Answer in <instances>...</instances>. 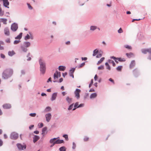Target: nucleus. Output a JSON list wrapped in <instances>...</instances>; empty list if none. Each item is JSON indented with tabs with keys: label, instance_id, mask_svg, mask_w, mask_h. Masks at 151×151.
<instances>
[{
	"label": "nucleus",
	"instance_id": "1",
	"mask_svg": "<svg viewBox=\"0 0 151 151\" xmlns=\"http://www.w3.org/2000/svg\"><path fill=\"white\" fill-rule=\"evenodd\" d=\"M13 73L12 69L8 68L4 70L2 73V78L4 79H7L12 76Z\"/></svg>",
	"mask_w": 151,
	"mask_h": 151
},
{
	"label": "nucleus",
	"instance_id": "2",
	"mask_svg": "<svg viewBox=\"0 0 151 151\" xmlns=\"http://www.w3.org/2000/svg\"><path fill=\"white\" fill-rule=\"evenodd\" d=\"M39 62L40 65V74L44 75L45 73L46 70L45 62V60L40 58L39 60Z\"/></svg>",
	"mask_w": 151,
	"mask_h": 151
},
{
	"label": "nucleus",
	"instance_id": "3",
	"mask_svg": "<svg viewBox=\"0 0 151 151\" xmlns=\"http://www.w3.org/2000/svg\"><path fill=\"white\" fill-rule=\"evenodd\" d=\"M31 45V43L29 42H24L20 47V49L22 52H26L28 51L27 48Z\"/></svg>",
	"mask_w": 151,
	"mask_h": 151
},
{
	"label": "nucleus",
	"instance_id": "4",
	"mask_svg": "<svg viewBox=\"0 0 151 151\" xmlns=\"http://www.w3.org/2000/svg\"><path fill=\"white\" fill-rule=\"evenodd\" d=\"M16 146L19 150H24L26 149L27 147L26 145L24 143L22 144L21 143H18L17 144Z\"/></svg>",
	"mask_w": 151,
	"mask_h": 151
},
{
	"label": "nucleus",
	"instance_id": "5",
	"mask_svg": "<svg viewBox=\"0 0 151 151\" xmlns=\"http://www.w3.org/2000/svg\"><path fill=\"white\" fill-rule=\"evenodd\" d=\"M18 134L15 132H12L10 134V138L13 139H17L18 137Z\"/></svg>",
	"mask_w": 151,
	"mask_h": 151
},
{
	"label": "nucleus",
	"instance_id": "6",
	"mask_svg": "<svg viewBox=\"0 0 151 151\" xmlns=\"http://www.w3.org/2000/svg\"><path fill=\"white\" fill-rule=\"evenodd\" d=\"M81 91L80 89L76 88L74 91V94L75 97L77 99H78L80 98V93L81 92Z\"/></svg>",
	"mask_w": 151,
	"mask_h": 151
},
{
	"label": "nucleus",
	"instance_id": "7",
	"mask_svg": "<svg viewBox=\"0 0 151 151\" xmlns=\"http://www.w3.org/2000/svg\"><path fill=\"white\" fill-rule=\"evenodd\" d=\"M11 30L14 32L16 31L18 28V25L17 24L14 23L11 26Z\"/></svg>",
	"mask_w": 151,
	"mask_h": 151
},
{
	"label": "nucleus",
	"instance_id": "8",
	"mask_svg": "<svg viewBox=\"0 0 151 151\" xmlns=\"http://www.w3.org/2000/svg\"><path fill=\"white\" fill-rule=\"evenodd\" d=\"M45 117L46 121L49 122L51 118L52 115L50 113H49L45 115Z\"/></svg>",
	"mask_w": 151,
	"mask_h": 151
},
{
	"label": "nucleus",
	"instance_id": "9",
	"mask_svg": "<svg viewBox=\"0 0 151 151\" xmlns=\"http://www.w3.org/2000/svg\"><path fill=\"white\" fill-rule=\"evenodd\" d=\"M2 107L4 109H9L11 108V105L9 104H6L3 105Z\"/></svg>",
	"mask_w": 151,
	"mask_h": 151
},
{
	"label": "nucleus",
	"instance_id": "10",
	"mask_svg": "<svg viewBox=\"0 0 151 151\" xmlns=\"http://www.w3.org/2000/svg\"><path fill=\"white\" fill-rule=\"evenodd\" d=\"M57 95V93L55 92L53 93L52 96L50 100L52 101H53L55 100Z\"/></svg>",
	"mask_w": 151,
	"mask_h": 151
},
{
	"label": "nucleus",
	"instance_id": "11",
	"mask_svg": "<svg viewBox=\"0 0 151 151\" xmlns=\"http://www.w3.org/2000/svg\"><path fill=\"white\" fill-rule=\"evenodd\" d=\"M97 27L95 25H91L90 27V30L91 32H93L97 29Z\"/></svg>",
	"mask_w": 151,
	"mask_h": 151
},
{
	"label": "nucleus",
	"instance_id": "12",
	"mask_svg": "<svg viewBox=\"0 0 151 151\" xmlns=\"http://www.w3.org/2000/svg\"><path fill=\"white\" fill-rule=\"evenodd\" d=\"M4 32L6 36H9L10 35L9 29L8 27H6L4 29Z\"/></svg>",
	"mask_w": 151,
	"mask_h": 151
},
{
	"label": "nucleus",
	"instance_id": "13",
	"mask_svg": "<svg viewBox=\"0 0 151 151\" xmlns=\"http://www.w3.org/2000/svg\"><path fill=\"white\" fill-rule=\"evenodd\" d=\"M47 127H45L43 128L42 130V134L44 136L45 134L47 133Z\"/></svg>",
	"mask_w": 151,
	"mask_h": 151
},
{
	"label": "nucleus",
	"instance_id": "14",
	"mask_svg": "<svg viewBox=\"0 0 151 151\" xmlns=\"http://www.w3.org/2000/svg\"><path fill=\"white\" fill-rule=\"evenodd\" d=\"M40 139V137L39 136L35 135L33 137V142L34 143H35Z\"/></svg>",
	"mask_w": 151,
	"mask_h": 151
},
{
	"label": "nucleus",
	"instance_id": "15",
	"mask_svg": "<svg viewBox=\"0 0 151 151\" xmlns=\"http://www.w3.org/2000/svg\"><path fill=\"white\" fill-rule=\"evenodd\" d=\"M59 137L58 138H54L52 139H50V143H55V144H56V143H55L56 142V140L58 139Z\"/></svg>",
	"mask_w": 151,
	"mask_h": 151
},
{
	"label": "nucleus",
	"instance_id": "16",
	"mask_svg": "<svg viewBox=\"0 0 151 151\" xmlns=\"http://www.w3.org/2000/svg\"><path fill=\"white\" fill-rule=\"evenodd\" d=\"M126 56L129 58L132 57H134V54L132 52H130L129 53H126Z\"/></svg>",
	"mask_w": 151,
	"mask_h": 151
},
{
	"label": "nucleus",
	"instance_id": "17",
	"mask_svg": "<svg viewBox=\"0 0 151 151\" xmlns=\"http://www.w3.org/2000/svg\"><path fill=\"white\" fill-rule=\"evenodd\" d=\"M97 96V94L96 93H93L91 94L90 98L91 99H92L95 98Z\"/></svg>",
	"mask_w": 151,
	"mask_h": 151
},
{
	"label": "nucleus",
	"instance_id": "18",
	"mask_svg": "<svg viewBox=\"0 0 151 151\" xmlns=\"http://www.w3.org/2000/svg\"><path fill=\"white\" fill-rule=\"evenodd\" d=\"M66 100L68 103L69 104H70L72 102V99L70 98L68 96L66 97Z\"/></svg>",
	"mask_w": 151,
	"mask_h": 151
},
{
	"label": "nucleus",
	"instance_id": "19",
	"mask_svg": "<svg viewBox=\"0 0 151 151\" xmlns=\"http://www.w3.org/2000/svg\"><path fill=\"white\" fill-rule=\"evenodd\" d=\"M7 21V19L5 18H1L0 19V22H2L4 24H6Z\"/></svg>",
	"mask_w": 151,
	"mask_h": 151
},
{
	"label": "nucleus",
	"instance_id": "20",
	"mask_svg": "<svg viewBox=\"0 0 151 151\" xmlns=\"http://www.w3.org/2000/svg\"><path fill=\"white\" fill-rule=\"evenodd\" d=\"M66 68L65 66H64L61 65L58 67V69L60 71H64Z\"/></svg>",
	"mask_w": 151,
	"mask_h": 151
},
{
	"label": "nucleus",
	"instance_id": "21",
	"mask_svg": "<svg viewBox=\"0 0 151 151\" xmlns=\"http://www.w3.org/2000/svg\"><path fill=\"white\" fill-rule=\"evenodd\" d=\"M51 108L50 106L46 107L44 110V112H47L50 111H51Z\"/></svg>",
	"mask_w": 151,
	"mask_h": 151
},
{
	"label": "nucleus",
	"instance_id": "22",
	"mask_svg": "<svg viewBox=\"0 0 151 151\" xmlns=\"http://www.w3.org/2000/svg\"><path fill=\"white\" fill-rule=\"evenodd\" d=\"M135 61L134 60H132L130 64V67L131 68H133L135 65Z\"/></svg>",
	"mask_w": 151,
	"mask_h": 151
},
{
	"label": "nucleus",
	"instance_id": "23",
	"mask_svg": "<svg viewBox=\"0 0 151 151\" xmlns=\"http://www.w3.org/2000/svg\"><path fill=\"white\" fill-rule=\"evenodd\" d=\"M22 33L21 32L20 33L19 35L17 36V37H15V39H18L19 40H20L22 38Z\"/></svg>",
	"mask_w": 151,
	"mask_h": 151
},
{
	"label": "nucleus",
	"instance_id": "24",
	"mask_svg": "<svg viewBox=\"0 0 151 151\" xmlns=\"http://www.w3.org/2000/svg\"><path fill=\"white\" fill-rule=\"evenodd\" d=\"M99 52V50L98 49H96L94 50L93 52V56H95L96 54Z\"/></svg>",
	"mask_w": 151,
	"mask_h": 151
},
{
	"label": "nucleus",
	"instance_id": "25",
	"mask_svg": "<svg viewBox=\"0 0 151 151\" xmlns=\"http://www.w3.org/2000/svg\"><path fill=\"white\" fill-rule=\"evenodd\" d=\"M64 141L63 139H58L56 140L55 143H56V144H60L62 143H64Z\"/></svg>",
	"mask_w": 151,
	"mask_h": 151
},
{
	"label": "nucleus",
	"instance_id": "26",
	"mask_svg": "<svg viewBox=\"0 0 151 151\" xmlns=\"http://www.w3.org/2000/svg\"><path fill=\"white\" fill-rule=\"evenodd\" d=\"M15 54V53L14 51H9L8 52V55L10 56H12Z\"/></svg>",
	"mask_w": 151,
	"mask_h": 151
},
{
	"label": "nucleus",
	"instance_id": "27",
	"mask_svg": "<svg viewBox=\"0 0 151 151\" xmlns=\"http://www.w3.org/2000/svg\"><path fill=\"white\" fill-rule=\"evenodd\" d=\"M141 52L143 53L144 54H146L147 53L148 48L142 49L141 50Z\"/></svg>",
	"mask_w": 151,
	"mask_h": 151
},
{
	"label": "nucleus",
	"instance_id": "28",
	"mask_svg": "<svg viewBox=\"0 0 151 151\" xmlns=\"http://www.w3.org/2000/svg\"><path fill=\"white\" fill-rule=\"evenodd\" d=\"M4 45V42L2 41H0V50H3L4 49V47L1 46V45Z\"/></svg>",
	"mask_w": 151,
	"mask_h": 151
},
{
	"label": "nucleus",
	"instance_id": "29",
	"mask_svg": "<svg viewBox=\"0 0 151 151\" xmlns=\"http://www.w3.org/2000/svg\"><path fill=\"white\" fill-rule=\"evenodd\" d=\"M108 62L109 63H112L113 66L114 67L116 65L115 63L113 60L109 59L108 60Z\"/></svg>",
	"mask_w": 151,
	"mask_h": 151
},
{
	"label": "nucleus",
	"instance_id": "30",
	"mask_svg": "<svg viewBox=\"0 0 151 151\" xmlns=\"http://www.w3.org/2000/svg\"><path fill=\"white\" fill-rule=\"evenodd\" d=\"M105 59V58L104 57H102L101 58L100 60H99L97 63V65H99V64L102 63V62Z\"/></svg>",
	"mask_w": 151,
	"mask_h": 151
},
{
	"label": "nucleus",
	"instance_id": "31",
	"mask_svg": "<svg viewBox=\"0 0 151 151\" xmlns=\"http://www.w3.org/2000/svg\"><path fill=\"white\" fill-rule=\"evenodd\" d=\"M78 102H76L74 106V108L73 109V110L74 111L76 110V109L77 108H78Z\"/></svg>",
	"mask_w": 151,
	"mask_h": 151
},
{
	"label": "nucleus",
	"instance_id": "32",
	"mask_svg": "<svg viewBox=\"0 0 151 151\" xmlns=\"http://www.w3.org/2000/svg\"><path fill=\"white\" fill-rule=\"evenodd\" d=\"M117 60L120 62H124L125 61V60L124 58H117Z\"/></svg>",
	"mask_w": 151,
	"mask_h": 151
},
{
	"label": "nucleus",
	"instance_id": "33",
	"mask_svg": "<svg viewBox=\"0 0 151 151\" xmlns=\"http://www.w3.org/2000/svg\"><path fill=\"white\" fill-rule=\"evenodd\" d=\"M66 148L65 147L63 146L59 148L60 151H66Z\"/></svg>",
	"mask_w": 151,
	"mask_h": 151
},
{
	"label": "nucleus",
	"instance_id": "34",
	"mask_svg": "<svg viewBox=\"0 0 151 151\" xmlns=\"http://www.w3.org/2000/svg\"><path fill=\"white\" fill-rule=\"evenodd\" d=\"M30 38V36L28 34H27L26 36L24 37V40H27L29 39Z\"/></svg>",
	"mask_w": 151,
	"mask_h": 151
},
{
	"label": "nucleus",
	"instance_id": "35",
	"mask_svg": "<svg viewBox=\"0 0 151 151\" xmlns=\"http://www.w3.org/2000/svg\"><path fill=\"white\" fill-rule=\"evenodd\" d=\"M124 47L128 49H132L131 47L128 45H124Z\"/></svg>",
	"mask_w": 151,
	"mask_h": 151
},
{
	"label": "nucleus",
	"instance_id": "36",
	"mask_svg": "<svg viewBox=\"0 0 151 151\" xmlns=\"http://www.w3.org/2000/svg\"><path fill=\"white\" fill-rule=\"evenodd\" d=\"M122 67V66H119L116 68V69L117 70L120 71L121 70Z\"/></svg>",
	"mask_w": 151,
	"mask_h": 151
},
{
	"label": "nucleus",
	"instance_id": "37",
	"mask_svg": "<svg viewBox=\"0 0 151 151\" xmlns=\"http://www.w3.org/2000/svg\"><path fill=\"white\" fill-rule=\"evenodd\" d=\"M20 40H15L13 42V43L14 45L17 44L20 42Z\"/></svg>",
	"mask_w": 151,
	"mask_h": 151
},
{
	"label": "nucleus",
	"instance_id": "38",
	"mask_svg": "<svg viewBox=\"0 0 151 151\" xmlns=\"http://www.w3.org/2000/svg\"><path fill=\"white\" fill-rule=\"evenodd\" d=\"M73 105H74L73 104H72L70 105L68 107V110H71L73 108Z\"/></svg>",
	"mask_w": 151,
	"mask_h": 151
},
{
	"label": "nucleus",
	"instance_id": "39",
	"mask_svg": "<svg viewBox=\"0 0 151 151\" xmlns=\"http://www.w3.org/2000/svg\"><path fill=\"white\" fill-rule=\"evenodd\" d=\"M63 136V137L65 138L66 140H68V135L67 134H64Z\"/></svg>",
	"mask_w": 151,
	"mask_h": 151
},
{
	"label": "nucleus",
	"instance_id": "40",
	"mask_svg": "<svg viewBox=\"0 0 151 151\" xmlns=\"http://www.w3.org/2000/svg\"><path fill=\"white\" fill-rule=\"evenodd\" d=\"M102 55V53H100L98 54L96 56V58H101Z\"/></svg>",
	"mask_w": 151,
	"mask_h": 151
},
{
	"label": "nucleus",
	"instance_id": "41",
	"mask_svg": "<svg viewBox=\"0 0 151 151\" xmlns=\"http://www.w3.org/2000/svg\"><path fill=\"white\" fill-rule=\"evenodd\" d=\"M36 114L35 113H30L29 115L32 117H34L36 116Z\"/></svg>",
	"mask_w": 151,
	"mask_h": 151
},
{
	"label": "nucleus",
	"instance_id": "42",
	"mask_svg": "<svg viewBox=\"0 0 151 151\" xmlns=\"http://www.w3.org/2000/svg\"><path fill=\"white\" fill-rule=\"evenodd\" d=\"M75 70V68H72L70 70V73H73Z\"/></svg>",
	"mask_w": 151,
	"mask_h": 151
},
{
	"label": "nucleus",
	"instance_id": "43",
	"mask_svg": "<svg viewBox=\"0 0 151 151\" xmlns=\"http://www.w3.org/2000/svg\"><path fill=\"white\" fill-rule=\"evenodd\" d=\"M98 69L99 70H103L104 69V66L103 65H101L98 67Z\"/></svg>",
	"mask_w": 151,
	"mask_h": 151
},
{
	"label": "nucleus",
	"instance_id": "44",
	"mask_svg": "<svg viewBox=\"0 0 151 151\" xmlns=\"http://www.w3.org/2000/svg\"><path fill=\"white\" fill-rule=\"evenodd\" d=\"M53 78L55 80L56 78H58L57 75L56 74V72L54 74Z\"/></svg>",
	"mask_w": 151,
	"mask_h": 151
},
{
	"label": "nucleus",
	"instance_id": "45",
	"mask_svg": "<svg viewBox=\"0 0 151 151\" xmlns=\"http://www.w3.org/2000/svg\"><path fill=\"white\" fill-rule=\"evenodd\" d=\"M85 65V63L84 62L83 63L81 64H80L79 66L78 67V68H81L82 67H83V66H84Z\"/></svg>",
	"mask_w": 151,
	"mask_h": 151
},
{
	"label": "nucleus",
	"instance_id": "46",
	"mask_svg": "<svg viewBox=\"0 0 151 151\" xmlns=\"http://www.w3.org/2000/svg\"><path fill=\"white\" fill-rule=\"evenodd\" d=\"M56 74L57 75V76L58 77H60L61 76L60 73V72H58L57 71H56Z\"/></svg>",
	"mask_w": 151,
	"mask_h": 151
},
{
	"label": "nucleus",
	"instance_id": "47",
	"mask_svg": "<svg viewBox=\"0 0 151 151\" xmlns=\"http://www.w3.org/2000/svg\"><path fill=\"white\" fill-rule=\"evenodd\" d=\"M118 32L119 33H121L123 32V31L121 28H120L118 30Z\"/></svg>",
	"mask_w": 151,
	"mask_h": 151
},
{
	"label": "nucleus",
	"instance_id": "48",
	"mask_svg": "<svg viewBox=\"0 0 151 151\" xmlns=\"http://www.w3.org/2000/svg\"><path fill=\"white\" fill-rule=\"evenodd\" d=\"M43 126V124L42 123H39L38 124V126L39 128H40L42 127Z\"/></svg>",
	"mask_w": 151,
	"mask_h": 151
},
{
	"label": "nucleus",
	"instance_id": "49",
	"mask_svg": "<svg viewBox=\"0 0 151 151\" xmlns=\"http://www.w3.org/2000/svg\"><path fill=\"white\" fill-rule=\"evenodd\" d=\"M76 147V144L74 142H73V147H72V148L73 149H75Z\"/></svg>",
	"mask_w": 151,
	"mask_h": 151
},
{
	"label": "nucleus",
	"instance_id": "50",
	"mask_svg": "<svg viewBox=\"0 0 151 151\" xmlns=\"http://www.w3.org/2000/svg\"><path fill=\"white\" fill-rule=\"evenodd\" d=\"M5 42L8 43H10V39L9 38L5 40Z\"/></svg>",
	"mask_w": 151,
	"mask_h": 151
},
{
	"label": "nucleus",
	"instance_id": "51",
	"mask_svg": "<svg viewBox=\"0 0 151 151\" xmlns=\"http://www.w3.org/2000/svg\"><path fill=\"white\" fill-rule=\"evenodd\" d=\"M27 4L29 9H32V7L29 4Z\"/></svg>",
	"mask_w": 151,
	"mask_h": 151
},
{
	"label": "nucleus",
	"instance_id": "52",
	"mask_svg": "<svg viewBox=\"0 0 151 151\" xmlns=\"http://www.w3.org/2000/svg\"><path fill=\"white\" fill-rule=\"evenodd\" d=\"M0 56L1 58H3V59H4L5 58V55L2 53H1L0 54Z\"/></svg>",
	"mask_w": 151,
	"mask_h": 151
},
{
	"label": "nucleus",
	"instance_id": "53",
	"mask_svg": "<svg viewBox=\"0 0 151 151\" xmlns=\"http://www.w3.org/2000/svg\"><path fill=\"white\" fill-rule=\"evenodd\" d=\"M88 139H89L88 137H84L83 139H84V141L86 142V141H88Z\"/></svg>",
	"mask_w": 151,
	"mask_h": 151
},
{
	"label": "nucleus",
	"instance_id": "54",
	"mask_svg": "<svg viewBox=\"0 0 151 151\" xmlns=\"http://www.w3.org/2000/svg\"><path fill=\"white\" fill-rule=\"evenodd\" d=\"M147 52H148L149 53V55L150 54H151V48H148Z\"/></svg>",
	"mask_w": 151,
	"mask_h": 151
},
{
	"label": "nucleus",
	"instance_id": "55",
	"mask_svg": "<svg viewBox=\"0 0 151 151\" xmlns=\"http://www.w3.org/2000/svg\"><path fill=\"white\" fill-rule=\"evenodd\" d=\"M106 68L109 70H111V68L110 66L109 65L106 66Z\"/></svg>",
	"mask_w": 151,
	"mask_h": 151
},
{
	"label": "nucleus",
	"instance_id": "56",
	"mask_svg": "<svg viewBox=\"0 0 151 151\" xmlns=\"http://www.w3.org/2000/svg\"><path fill=\"white\" fill-rule=\"evenodd\" d=\"M84 104H80L78 106V108L83 107L84 106Z\"/></svg>",
	"mask_w": 151,
	"mask_h": 151
},
{
	"label": "nucleus",
	"instance_id": "57",
	"mask_svg": "<svg viewBox=\"0 0 151 151\" xmlns=\"http://www.w3.org/2000/svg\"><path fill=\"white\" fill-rule=\"evenodd\" d=\"M110 58L111 59H113L114 60H117V58H116V57L114 56L111 57Z\"/></svg>",
	"mask_w": 151,
	"mask_h": 151
},
{
	"label": "nucleus",
	"instance_id": "58",
	"mask_svg": "<svg viewBox=\"0 0 151 151\" xmlns=\"http://www.w3.org/2000/svg\"><path fill=\"white\" fill-rule=\"evenodd\" d=\"M21 73L22 75H24L25 74V71L24 70H21Z\"/></svg>",
	"mask_w": 151,
	"mask_h": 151
},
{
	"label": "nucleus",
	"instance_id": "59",
	"mask_svg": "<svg viewBox=\"0 0 151 151\" xmlns=\"http://www.w3.org/2000/svg\"><path fill=\"white\" fill-rule=\"evenodd\" d=\"M3 144V141L0 139V147L2 146Z\"/></svg>",
	"mask_w": 151,
	"mask_h": 151
},
{
	"label": "nucleus",
	"instance_id": "60",
	"mask_svg": "<svg viewBox=\"0 0 151 151\" xmlns=\"http://www.w3.org/2000/svg\"><path fill=\"white\" fill-rule=\"evenodd\" d=\"M109 80L112 82V83H114V80H113L112 78H110L109 79Z\"/></svg>",
	"mask_w": 151,
	"mask_h": 151
},
{
	"label": "nucleus",
	"instance_id": "61",
	"mask_svg": "<svg viewBox=\"0 0 151 151\" xmlns=\"http://www.w3.org/2000/svg\"><path fill=\"white\" fill-rule=\"evenodd\" d=\"M67 74V72H65L64 73H63V77H65V76H66Z\"/></svg>",
	"mask_w": 151,
	"mask_h": 151
},
{
	"label": "nucleus",
	"instance_id": "62",
	"mask_svg": "<svg viewBox=\"0 0 151 151\" xmlns=\"http://www.w3.org/2000/svg\"><path fill=\"white\" fill-rule=\"evenodd\" d=\"M34 127V125H32L30 126L29 127V128L30 129H31L32 128H33Z\"/></svg>",
	"mask_w": 151,
	"mask_h": 151
},
{
	"label": "nucleus",
	"instance_id": "63",
	"mask_svg": "<svg viewBox=\"0 0 151 151\" xmlns=\"http://www.w3.org/2000/svg\"><path fill=\"white\" fill-rule=\"evenodd\" d=\"M81 59H82V60H87V58L86 57H84V58L82 57L81 58Z\"/></svg>",
	"mask_w": 151,
	"mask_h": 151
},
{
	"label": "nucleus",
	"instance_id": "64",
	"mask_svg": "<svg viewBox=\"0 0 151 151\" xmlns=\"http://www.w3.org/2000/svg\"><path fill=\"white\" fill-rule=\"evenodd\" d=\"M147 58L148 59H149V60H151V54H150L149 56H148V57Z\"/></svg>",
	"mask_w": 151,
	"mask_h": 151
}]
</instances>
